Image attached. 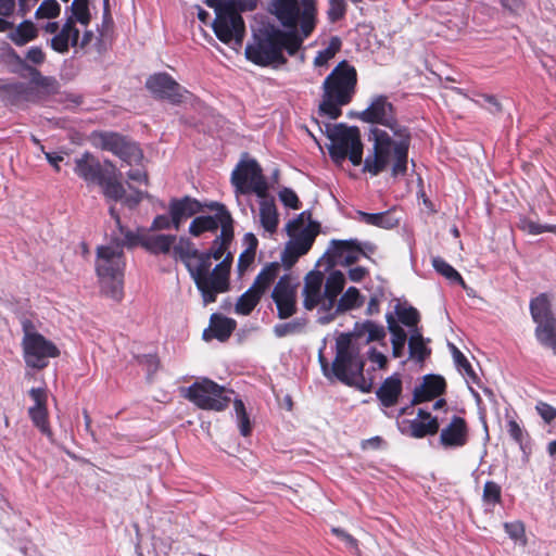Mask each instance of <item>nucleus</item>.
Segmentation results:
<instances>
[{"mask_svg": "<svg viewBox=\"0 0 556 556\" xmlns=\"http://www.w3.org/2000/svg\"><path fill=\"white\" fill-rule=\"evenodd\" d=\"M370 123L368 140L372 147L364 160V172L372 176L390 170L393 177L406 173L410 135L393 115V106L384 97L372 100L361 113Z\"/></svg>", "mask_w": 556, "mask_h": 556, "instance_id": "1", "label": "nucleus"}, {"mask_svg": "<svg viewBox=\"0 0 556 556\" xmlns=\"http://www.w3.org/2000/svg\"><path fill=\"white\" fill-rule=\"evenodd\" d=\"M118 232H113V240L110 243L99 245L94 261L96 273L100 282L101 291L109 298L119 301L123 296L124 270L126 266L124 247L135 245L136 237L122 225L114 208H110Z\"/></svg>", "mask_w": 556, "mask_h": 556, "instance_id": "2", "label": "nucleus"}, {"mask_svg": "<svg viewBox=\"0 0 556 556\" xmlns=\"http://www.w3.org/2000/svg\"><path fill=\"white\" fill-rule=\"evenodd\" d=\"M269 11L286 29L282 40L287 52L295 54L316 26V0H271Z\"/></svg>", "mask_w": 556, "mask_h": 556, "instance_id": "3", "label": "nucleus"}, {"mask_svg": "<svg viewBox=\"0 0 556 556\" xmlns=\"http://www.w3.org/2000/svg\"><path fill=\"white\" fill-rule=\"evenodd\" d=\"M318 351V361L328 381L340 382L363 393L371 391L372 381L364 376L365 359L358 353L359 350H336L331 363L324 355V350Z\"/></svg>", "mask_w": 556, "mask_h": 556, "instance_id": "4", "label": "nucleus"}, {"mask_svg": "<svg viewBox=\"0 0 556 556\" xmlns=\"http://www.w3.org/2000/svg\"><path fill=\"white\" fill-rule=\"evenodd\" d=\"M231 261L228 258L219 262L212 268V255L198 252L185 265L202 295L203 303L210 304L216 301L217 294L229 289V271Z\"/></svg>", "mask_w": 556, "mask_h": 556, "instance_id": "5", "label": "nucleus"}, {"mask_svg": "<svg viewBox=\"0 0 556 556\" xmlns=\"http://www.w3.org/2000/svg\"><path fill=\"white\" fill-rule=\"evenodd\" d=\"M356 71L345 61L339 63L323 84V100L319 113L336 119L341 115V106L348 104L356 86Z\"/></svg>", "mask_w": 556, "mask_h": 556, "instance_id": "6", "label": "nucleus"}, {"mask_svg": "<svg viewBox=\"0 0 556 556\" xmlns=\"http://www.w3.org/2000/svg\"><path fill=\"white\" fill-rule=\"evenodd\" d=\"M286 231L290 240L281 253V262L289 270L312 248L319 231V226L311 219V215L302 212L296 218L286 225Z\"/></svg>", "mask_w": 556, "mask_h": 556, "instance_id": "7", "label": "nucleus"}, {"mask_svg": "<svg viewBox=\"0 0 556 556\" xmlns=\"http://www.w3.org/2000/svg\"><path fill=\"white\" fill-rule=\"evenodd\" d=\"M397 320L392 315L387 316L388 329L391 333L392 348H426V340L418 328L419 313L412 306L399 304L395 307Z\"/></svg>", "mask_w": 556, "mask_h": 556, "instance_id": "8", "label": "nucleus"}, {"mask_svg": "<svg viewBox=\"0 0 556 556\" xmlns=\"http://www.w3.org/2000/svg\"><path fill=\"white\" fill-rule=\"evenodd\" d=\"M327 137L330 141L327 148L333 162L341 164L349 157L353 165L362 164L363 143L358 128L343 124L328 127Z\"/></svg>", "mask_w": 556, "mask_h": 556, "instance_id": "9", "label": "nucleus"}, {"mask_svg": "<svg viewBox=\"0 0 556 556\" xmlns=\"http://www.w3.org/2000/svg\"><path fill=\"white\" fill-rule=\"evenodd\" d=\"M531 318L535 324V338L542 345L556 348V317L552 309V296L540 293L529 303Z\"/></svg>", "mask_w": 556, "mask_h": 556, "instance_id": "10", "label": "nucleus"}, {"mask_svg": "<svg viewBox=\"0 0 556 556\" xmlns=\"http://www.w3.org/2000/svg\"><path fill=\"white\" fill-rule=\"evenodd\" d=\"M184 396L201 409L222 412L230 403V396L224 387L203 378L184 390Z\"/></svg>", "mask_w": 556, "mask_h": 556, "instance_id": "11", "label": "nucleus"}, {"mask_svg": "<svg viewBox=\"0 0 556 556\" xmlns=\"http://www.w3.org/2000/svg\"><path fill=\"white\" fill-rule=\"evenodd\" d=\"M231 184L237 197L255 193L263 197L268 193V182L260 164L253 159H242L231 174Z\"/></svg>", "mask_w": 556, "mask_h": 556, "instance_id": "12", "label": "nucleus"}, {"mask_svg": "<svg viewBox=\"0 0 556 556\" xmlns=\"http://www.w3.org/2000/svg\"><path fill=\"white\" fill-rule=\"evenodd\" d=\"M282 37H287L281 30L273 33L267 38L245 48V56L249 61L260 66L279 67L286 63L282 51H287Z\"/></svg>", "mask_w": 556, "mask_h": 556, "instance_id": "13", "label": "nucleus"}, {"mask_svg": "<svg viewBox=\"0 0 556 556\" xmlns=\"http://www.w3.org/2000/svg\"><path fill=\"white\" fill-rule=\"evenodd\" d=\"M282 266L278 262L267 264L256 276L253 285L238 299L235 312L238 315L247 316L260 302L267 288L278 278Z\"/></svg>", "mask_w": 556, "mask_h": 556, "instance_id": "14", "label": "nucleus"}, {"mask_svg": "<svg viewBox=\"0 0 556 556\" xmlns=\"http://www.w3.org/2000/svg\"><path fill=\"white\" fill-rule=\"evenodd\" d=\"M91 143L101 150L110 151L128 165H137L143 159L140 148L115 132H92Z\"/></svg>", "mask_w": 556, "mask_h": 556, "instance_id": "15", "label": "nucleus"}, {"mask_svg": "<svg viewBox=\"0 0 556 556\" xmlns=\"http://www.w3.org/2000/svg\"><path fill=\"white\" fill-rule=\"evenodd\" d=\"M212 27L216 37L224 43L237 50L242 45L245 26L241 15L233 8L218 12Z\"/></svg>", "mask_w": 556, "mask_h": 556, "instance_id": "16", "label": "nucleus"}, {"mask_svg": "<svg viewBox=\"0 0 556 556\" xmlns=\"http://www.w3.org/2000/svg\"><path fill=\"white\" fill-rule=\"evenodd\" d=\"M279 280L275 286L271 298L276 303L280 318H288L295 313L298 281L290 274L278 275Z\"/></svg>", "mask_w": 556, "mask_h": 556, "instance_id": "17", "label": "nucleus"}, {"mask_svg": "<svg viewBox=\"0 0 556 556\" xmlns=\"http://www.w3.org/2000/svg\"><path fill=\"white\" fill-rule=\"evenodd\" d=\"M215 206L217 208L216 215L195 217L190 224L189 232L198 237L205 231H215L220 226L223 240H231L232 218L224 205L216 203Z\"/></svg>", "mask_w": 556, "mask_h": 556, "instance_id": "18", "label": "nucleus"}, {"mask_svg": "<svg viewBox=\"0 0 556 556\" xmlns=\"http://www.w3.org/2000/svg\"><path fill=\"white\" fill-rule=\"evenodd\" d=\"M146 86L155 97L167 99L173 103L184 101L188 94V91L166 73L150 76L146 81Z\"/></svg>", "mask_w": 556, "mask_h": 556, "instance_id": "19", "label": "nucleus"}, {"mask_svg": "<svg viewBox=\"0 0 556 556\" xmlns=\"http://www.w3.org/2000/svg\"><path fill=\"white\" fill-rule=\"evenodd\" d=\"M469 442V427L467 420L453 415L448 424L440 431L439 443L445 450L460 448Z\"/></svg>", "mask_w": 556, "mask_h": 556, "instance_id": "20", "label": "nucleus"}, {"mask_svg": "<svg viewBox=\"0 0 556 556\" xmlns=\"http://www.w3.org/2000/svg\"><path fill=\"white\" fill-rule=\"evenodd\" d=\"M447 383L443 376L428 374L421 378V382L415 387L410 404L413 406L433 401L446 393Z\"/></svg>", "mask_w": 556, "mask_h": 556, "instance_id": "21", "label": "nucleus"}, {"mask_svg": "<svg viewBox=\"0 0 556 556\" xmlns=\"http://www.w3.org/2000/svg\"><path fill=\"white\" fill-rule=\"evenodd\" d=\"M258 198V208L254 213V220L258 223L265 233L273 236L279 225V214L274 198L268 193Z\"/></svg>", "mask_w": 556, "mask_h": 556, "instance_id": "22", "label": "nucleus"}, {"mask_svg": "<svg viewBox=\"0 0 556 556\" xmlns=\"http://www.w3.org/2000/svg\"><path fill=\"white\" fill-rule=\"evenodd\" d=\"M323 283L324 277L321 273L311 271L306 275L303 288V304L306 309H313L319 304H323L325 309H330L325 300V292L323 293L321 291Z\"/></svg>", "mask_w": 556, "mask_h": 556, "instance_id": "23", "label": "nucleus"}, {"mask_svg": "<svg viewBox=\"0 0 556 556\" xmlns=\"http://www.w3.org/2000/svg\"><path fill=\"white\" fill-rule=\"evenodd\" d=\"M403 392V381L399 374L386 378L376 390V396L382 408H391L399 404Z\"/></svg>", "mask_w": 556, "mask_h": 556, "instance_id": "24", "label": "nucleus"}, {"mask_svg": "<svg viewBox=\"0 0 556 556\" xmlns=\"http://www.w3.org/2000/svg\"><path fill=\"white\" fill-rule=\"evenodd\" d=\"M79 30L74 25V20L68 17L62 28L49 40L51 49L58 53L68 52L70 47L78 45Z\"/></svg>", "mask_w": 556, "mask_h": 556, "instance_id": "25", "label": "nucleus"}, {"mask_svg": "<svg viewBox=\"0 0 556 556\" xmlns=\"http://www.w3.org/2000/svg\"><path fill=\"white\" fill-rule=\"evenodd\" d=\"M201 208L200 202L189 197L170 201L169 213L174 228L179 229L182 222L199 213Z\"/></svg>", "mask_w": 556, "mask_h": 556, "instance_id": "26", "label": "nucleus"}, {"mask_svg": "<svg viewBox=\"0 0 556 556\" xmlns=\"http://www.w3.org/2000/svg\"><path fill=\"white\" fill-rule=\"evenodd\" d=\"M23 330V348H55L43 333L40 332L41 324L38 320L24 317L21 320Z\"/></svg>", "mask_w": 556, "mask_h": 556, "instance_id": "27", "label": "nucleus"}, {"mask_svg": "<svg viewBox=\"0 0 556 556\" xmlns=\"http://www.w3.org/2000/svg\"><path fill=\"white\" fill-rule=\"evenodd\" d=\"M136 243H140L146 250L154 254H167L176 241L175 236L151 235L148 232L135 235Z\"/></svg>", "mask_w": 556, "mask_h": 556, "instance_id": "28", "label": "nucleus"}, {"mask_svg": "<svg viewBox=\"0 0 556 556\" xmlns=\"http://www.w3.org/2000/svg\"><path fill=\"white\" fill-rule=\"evenodd\" d=\"M98 182L103 187V193L106 198L115 201L124 200L129 206L138 204L144 195L141 191H135L132 194L126 195L123 185L116 179H103L101 177Z\"/></svg>", "mask_w": 556, "mask_h": 556, "instance_id": "29", "label": "nucleus"}, {"mask_svg": "<svg viewBox=\"0 0 556 556\" xmlns=\"http://www.w3.org/2000/svg\"><path fill=\"white\" fill-rule=\"evenodd\" d=\"M386 337L383 326L377 325L374 321L367 320L362 324H356L354 327V338L356 346L367 345L374 342H382Z\"/></svg>", "mask_w": 556, "mask_h": 556, "instance_id": "30", "label": "nucleus"}, {"mask_svg": "<svg viewBox=\"0 0 556 556\" xmlns=\"http://www.w3.org/2000/svg\"><path fill=\"white\" fill-rule=\"evenodd\" d=\"M74 170L88 182L99 181L102 176L101 164L90 152H85L81 156L75 159Z\"/></svg>", "mask_w": 556, "mask_h": 556, "instance_id": "31", "label": "nucleus"}, {"mask_svg": "<svg viewBox=\"0 0 556 556\" xmlns=\"http://www.w3.org/2000/svg\"><path fill=\"white\" fill-rule=\"evenodd\" d=\"M407 427H403L401 432L414 439H422L429 435H434L440 430L438 418L430 419L429 421H419L418 419L407 420Z\"/></svg>", "mask_w": 556, "mask_h": 556, "instance_id": "32", "label": "nucleus"}, {"mask_svg": "<svg viewBox=\"0 0 556 556\" xmlns=\"http://www.w3.org/2000/svg\"><path fill=\"white\" fill-rule=\"evenodd\" d=\"M333 257L339 262L351 264L358 260L362 253L358 242L356 240H338L332 241Z\"/></svg>", "mask_w": 556, "mask_h": 556, "instance_id": "33", "label": "nucleus"}, {"mask_svg": "<svg viewBox=\"0 0 556 556\" xmlns=\"http://www.w3.org/2000/svg\"><path fill=\"white\" fill-rule=\"evenodd\" d=\"M344 285L345 277L341 271L334 270L328 276L325 283V300L327 301L329 308L334 306L336 299L343 290Z\"/></svg>", "mask_w": 556, "mask_h": 556, "instance_id": "34", "label": "nucleus"}, {"mask_svg": "<svg viewBox=\"0 0 556 556\" xmlns=\"http://www.w3.org/2000/svg\"><path fill=\"white\" fill-rule=\"evenodd\" d=\"M60 355V350H24V361L28 367L42 369L47 367L48 359Z\"/></svg>", "mask_w": 556, "mask_h": 556, "instance_id": "35", "label": "nucleus"}, {"mask_svg": "<svg viewBox=\"0 0 556 556\" xmlns=\"http://www.w3.org/2000/svg\"><path fill=\"white\" fill-rule=\"evenodd\" d=\"M357 215L362 222L367 225L377 226L384 229H391L399 224V219L395 218L390 212L382 213H366L358 211Z\"/></svg>", "mask_w": 556, "mask_h": 556, "instance_id": "36", "label": "nucleus"}, {"mask_svg": "<svg viewBox=\"0 0 556 556\" xmlns=\"http://www.w3.org/2000/svg\"><path fill=\"white\" fill-rule=\"evenodd\" d=\"M38 36V29L30 21L21 23L10 35L11 40L16 46H24L27 42L36 39Z\"/></svg>", "mask_w": 556, "mask_h": 556, "instance_id": "37", "label": "nucleus"}, {"mask_svg": "<svg viewBox=\"0 0 556 556\" xmlns=\"http://www.w3.org/2000/svg\"><path fill=\"white\" fill-rule=\"evenodd\" d=\"M235 327V320L227 317L213 315L211 319L210 331L219 341H224L230 336Z\"/></svg>", "mask_w": 556, "mask_h": 556, "instance_id": "38", "label": "nucleus"}, {"mask_svg": "<svg viewBox=\"0 0 556 556\" xmlns=\"http://www.w3.org/2000/svg\"><path fill=\"white\" fill-rule=\"evenodd\" d=\"M363 304V296L358 289L350 287L339 299L336 307L337 313L351 311L361 307Z\"/></svg>", "mask_w": 556, "mask_h": 556, "instance_id": "39", "label": "nucleus"}, {"mask_svg": "<svg viewBox=\"0 0 556 556\" xmlns=\"http://www.w3.org/2000/svg\"><path fill=\"white\" fill-rule=\"evenodd\" d=\"M506 430L511 440L519 445L520 450L528 454V440L530 439L528 431L513 418L507 420Z\"/></svg>", "mask_w": 556, "mask_h": 556, "instance_id": "40", "label": "nucleus"}, {"mask_svg": "<svg viewBox=\"0 0 556 556\" xmlns=\"http://www.w3.org/2000/svg\"><path fill=\"white\" fill-rule=\"evenodd\" d=\"M341 48V40L338 37L330 39L328 46L318 51L314 59V66L318 68L327 67L328 63L339 52Z\"/></svg>", "mask_w": 556, "mask_h": 556, "instance_id": "41", "label": "nucleus"}, {"mask_svg": "<svg viewBox=\"0 0 556 556\" xmlns=\"http://www.w3.org/2000/svg\"><path fill=\"white\" fill-rule=\"evenodd\" d=\"M28 416L34 426L48 438L52 437V430L49 424L48 408H28Z\"/></svg>", "mask_w": 556, "mask_h": 556, "instance_id": "42", "label": "nucleus"}, {"mask_svg": "<svg viewBox=\"0 0 556 556\" xmlns=\"http://www.w3.org/2000/svg\"><path fill=\"white\" fill-rule=\"evenodd\" d=\"M433 268L442 276H444L451 282L459 283L465 288V281L463 280L459 273L446 263L443 258L437 256L432 258Z\"/></svg>", "mask_w": 556, "mask_h": 556, "instance_id": "43", "label": "nucleus"}, {"mask_svg": "<svg viewBox=\"0 0 556 556\" xmlns=\"http://www.w3.org/2000/svg\"><path fill=\"white\" fill-rule=\"evenodd\" d=\"M233 408L241 435L249 437L252 432V425L243 401L236 399L233 401Z\"/></svg>", "mask_w": 556, "mask_h": 556, "instance_id": "44", "label": "nucleus"}, {"mask_svg": "<svg viewBox=\"0 0 556 556\" xmlns=\"http://www.w3.org/2000/svg\"><path fill=\"white\" fill-rule=\"evenodd\" d=\"M172 249L173 255L181 260L185 265L188 263V260H191L199 252L186 238H180L178 241H175Z\"/></svg>", "mask_w": 556, "mask_h": 556, "instance_id": "45", "label": "nucleus"}, {"mask_svg": "<svg viewBox=\"0 0 556 556\" xmlns=\"http://www.w3.org/2000/svg\"><path fill=\"white\" fill-rule=\"evenodd\" d=\"M73 13L72 18L81 25L87 26L90 22L89 1L88 0H74L71 5Z\"/></svg>", "mask_w": 556, "mask_h": 556, "instance_id": "46", "label": "nucleus"}, {"mask_svg": "<svg viewBox=\"0 0 556 556\" xmlns=\"http://www.w3.org/2000/svg\"><path fill=\"white\" fill-rule=\"evenodd\" d=\"M453 351V359L459 372L467 376L472 382L478 381V376L473 370L468 358L462 353L460 350H452Z\"/></svg>", "mask_w": 556, "mask_h": 556, "instance_id": "47", "label": "nucleus"}, {"mask_svg": "<svg viewBox=\"0 0 556 556\" xmlns=\"http://www.w3.org/2000/svg\"><path fill=\"white\" fill-rule=\"evenodd\" d=\"M482 500L489 505L500 504L502 501L501 485L494 481H486L483 486Z\"/></svg>", "mask_w": 556, "mask_h": 556, "instance_id": "48", "label": "nucleus"}, {"mask_svg": "<svg viewBox=\"0 0 556 556\" xmlns=\"http://www.w3.org/2000/svg\"><path fill=\"white\" fill-rule=\"evenodd\" d=\"M61 7L56 0H45L36 11L37 18H54L59 16Z\"/></svg>", "mask_w": 556, "mask_h": 556, "instance_id": "49", "label": "nucleus"}, {"mask_svg": "<svg viewBox=\"0 0 556 556\" xmlns=\"http://www.w3.org/2000/svg\"><path fill=\"white\" fill-rule=\"evenodd\" d=\"M137 359L139 364L146 369L149 377L155 374L160 367V359L156 353L138 355Z\"/></svg>", "mask_w": 556, "mask_h": 556, "instance_id": "50", "label": "nucleus"}, {"mask_svg": "<svg viewBox=\"0 0 556 556\" xmlns=\"http://www.w3.org/2000/svg\"><path fill=\"white\" fill-rule=\"evenodd\" d=\"M28 394L34 401L29 408H48V393L45 388H31Z\"/></svg>", "mask_w": 556, "mask_h": 556, "instance_id": "51", "label": "nucleus"}, {"mask_svg": "<svg viewBox=\"0 0 556 556\" xmlns=\"http://www.w3.org/2000/svg\"><path fill=\"white\" fill-rule=\"evenodd\" d=\"M535 410L546 424H551L556 419V408L546 402L539 401L535 405Z\"/></svg>", "mask_w": 556, "mask_h": 556, "instance_id": "52", "label": "nucleus"}, {"mask_svg": "<svg viewBox=\"0 0 556 556\" xmlns=\"http://www.w3.org/2000/svg\"><path fill=\"white\" fill-rule=\"evenodd\" d=\"M519 227L522 231L532 236L545 232V225L539 224L526 217L520 219Z\"/></svg>", "mask_w": 556, "mask_h": 556, "instance_id": "53", "label": "nucleus"}, {"mask_svg": "<svg viewBox=\"0 0 556 556\" xmlns=\"http://www.w3.org/2000/svg\"><path fill=\"white\" fill-rule=\"evenodd\" d=\"M279 199L286 206L290 208L298 210L300 206L299 198L292 189L283 188L279 192Z\"/></svg>", "mask_w": 556, "mask_h": 556, "instance_id": "54", "label": "nucleus"}, {"mask_svg": "<svg viewBox=\"0 0 556 556\" xmlns=\"http://www.w3.org/2000/svg\"><path fill=\"white\" fill-rule=\"evenodd\" d=\"M345 13L344 0H329L328 16L334 22L341 18Z\"/></svg>", "mask_w": 556, "mask_h": 556, "instance_id": "55", "label": "nucleus"}, {"mask_svg": "<svg viewBox=\"0 0 556 556\" xmlns=\"http://www.w3.org/2000/svg\"><path fill=\"white\" fill-rule=\"evenodd\" d=\"M331 532L338 539L343 541L346 544L348 547H350L351 549H354L356 552H359L358 541L353 535H351L350 533H348L346 531H344L341 528H332Z\"/></svg>", "mask_w": 556, "mask_h": 556, "instance_id": "56", "label": "nucleus"}, {"mask_svg": "<svg viewBox=\"0 0 556 556\" xmlns=\"http://www.w3.org/2000/svg\"><path fill=\"white\" fill-rule=\"evenodd\" d=\"M25 59L31 64L41 65L46 61V53L40 47L34 46L27 50Z\"/></svg>", "mask_w": 556, "mask_h": 556, "instance_id": "57", "label": "nucleus"}, {"mask_svg": "<svg viewBox=\"0 0 556 556\" xmlns=\"http://www.w3.org/2000/svg\"><path fill=\"white\" fill-rule=\"evenodd\" d=\"M230 242V240L224 241L222 236L214 241V245L212 248V258L218 261L223 257L224 252L226 250V245Z\"/></svg>", "mask_w": 556, "mask_h": 556, "instance_id": "58", "label": "nucleus"}, {"mask_svg": "<svg viewBox=\"0 0 556 556\" xmlns=\"http://www.w3.org/2000/svg\"><path fill=\"white\" fill-rule=\"evenodd\" d=\"M356 346L354 330L351 332L340 333L337 338V348Z\"/></svg>", "mask_w": 556, "mask_h": 556, "instance_id": "59", "label": "nucleus"}, {"mask_svg": "<svg viewBox=\"0 0 556 556\" xmlns=\"http://www.w3.org/2000/svg\"><path fill=\"white\" fill-rule=\"evenodd\" d=\"M505 530L510 538L517 540L525 533V529L521 523H505Z\"/></svg>", "mask_w": 556, "mask_h": 556, "instance_id": "60", "label": "nucleus"}, {"mask_svg": "<svg viewBox=\"0 0 556 556\" xmlns=\"http://www.w3.org/2000/svg\"><path fill=\"white\" fill-rule=\"evenodd\" d=\"M227 0H205V3L207 7L214 9L215 16L218 14V12H224L232 7L228 3H226Z\"/></svg>", "mask_w": 556, "mask_h": 556, "instance_id": "61", "label": "nucleus"}, {"mask_svg": "<svg viewBox=\"0 0 556 556\" xmlns=\"http://www.w3.org/2000/svg\"><path fill=\"white\" fill-rule=\"evenodd\" d=\"M173 225V219L165 215H159L152 223V229H168Z\"/></svg>", "mask_w": 556, "mask_h": 556, "instance_id": "62", "label": "nucleus"}, {"mask_svg": "<svg viewBox=\"0 0 556 556\" xmlns=\"http://www.w3.org/2000/svg\"><path fill=\"white\" fill-rule=\"evenodd\" d=\"M47 161L50 163L53 168L59 172L60 170V162L64 160L63 155L60 153H53V152H45L43 153Z\"/></svg>", "mask_w": 556, "mask_h": 556, "instance_id": "63", "label": "nucleus"}, {"mask_svg": "<svg viewBox=\"0 0 556 556\" xmlns=\"http://www.w3.org/2000/svg\"><path fill=\"white\" fill-rule=\"evenodd\" d=\"M127 176H128V178L130 180L139 182V184H147L148 182L147 173L144 170H141V169L129 170Z\"/></svg>", "mask_w": 556, "mask_h": 556, "instance_id": "64", "label": "nucleus"}]
</instances>
